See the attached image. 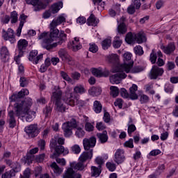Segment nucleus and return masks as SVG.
Listing matches in <instances>:
<instances>
[{
	"mask_svg": "<svg viewBox=\"0 0 178 178\" xmlns=\"http://www.w3.org/2000/svg\"><path fill=\"white\" fill-rule=\"evenodd\" d=\"M65 22H66L65 14L59 15L57 19H54L50 24V32H44L38 36V40H40L42 42V48L47 49V51L56 48L57 44L52 43V41H56L58 35H59V30L56 27L62 23H65Z\"/></svg>",
	"mask_w": 178,
	"mask_h": 178,
	"instance_id": "f257e3e1",
	"label": "nucleus"
},
{
	"mask_svg": "<svg viewBox=\"0 0 178 178\" xmlns=\"http://www.w3.org/2000/svg\"><path fill=\"white\" fill-rule=\"evenodd\" d=\"M32 105L33 99L28 97L23 102L15 103L14 104V111L17 117L24 118L26 116V122H31L35 118V112L30 110Z\"/></svg>",
	"mask_w": 178,
	"mask_h": 178,
	"instance_id": "f03ea898",
	"label": "nucleus"
},
{
	"mask_svg": "<svg viewBox=\"0 0 178 178\" xmlns=\"http://www.w3.org/2000/svg\"><path fill=\"white\" fill-rule=\"evenodd\" d=\"M74 128L76 129V136L78 137V138H83L86 135V131L83 129H84V125L77 124L74 119H72L70 121L63 124L62 129L64 131L65 137H70V136L73 134L72 130Z\"/></svg>",
	"mask_w": 178,
	"mask_h": 178,
	"instance_id": "7ed1b4c3",
	"label": "nucleus"
},
{
	"mask_svg": "<svg viewBox=\"0 0 178 178\" xmlns=\"http://www.w3.org/2000/svg\"><path fill=\"white\" fill-rule=\"evenodd\" d=\"M51 99H54V101L56 102V111L58 112H65L66 111V105H65L62 99V90L59 89V87H54V90L53 91Z\"/></svg>",
	"mask_w": 178,
	"mask_h": 178,
	"instance_id": "20e7f679",
	"label": "nucleus"
},
{
	"mask_svg": "<svg viewBox=\"0 0 178 178\" xmlns=\"http://www.w3.org/2000/svg\"><path fill=\"white\" fill-rule=\"evenodd\" d=\"M111 72L112 73H117L110 76L109 79L111 84H120V81L127 77L124 70L120 69V66H118L115 69L111 70Z\"/></svg>",
	"mask_w": 178,
	"mask_h": 178,
	"instance_id": "39448f33",
	"label": "nucleus"
},
{
	"mask_svg": "<svg viewBox=\"0 0 178 178\" xmlns=\"http://www.w3.org/2000/svg\"><path fill=\"white\" fill-rule=\"evenodd\" d=\"M58 145V136H54L50 140V148L51 149H55V153L53 155V158H56V156H59L60 154L67 155L69 154V149L65 148V147L62 145Z\"/></svg>",
	"mask_w": 178,
	"mask_h": 178,
	"instance_id": "423d86ee",
	"label": "nucleus"
},
{
	"mask_svg": "<svg viewBox=\"0 0 178 178\" xmlns=\"http://www.w3.org/2000/svg\"><path fill=\"white\" fill-rule=\"evenodd\" d=\"M133 55L130 52H126L123 55V61L124 63L118 65L120 69H123L125 73H130L131 67H133V65H134V62L131 60Z\"/></svg>",
	"mask_w": 178,
	"mask_h": 178,
	"instance_id": "0eeeda50",
	"label": "nucleus"
},
{
	"mask_svg": "<svg viewBox=\"0 0 178 178\" xmlns=\"http://www.w3.org/2000/svg\"><path fill=\"white\" fill-rule=\"evenodd\" d=\"M24 131L30 138H34L40 134V129L38 124H32L24 128Z\"/></svg>",
	"mask_w": 178,
	"mask_h": 178,
	"instance_id": "6e6552de",
	"label": "nucleus"
},
{
	"mask_svg": "<svg viewBox=\"0 0 178 178\" xmlns=\"http://www.w3.org/2000/svg\"><path fill=\"white\" fill-rule=\"evenodd\" d=\"M64 101L65 104L70 105V106H74L79 104V99L76 97H73L72 94V88L67 89V92H65Z\"/></svg>",
	"mask_w": 178,
	"mask_h": 178,
	"instance_id": "1a4fd4ad",
	"label": "nucleus"
},
{
	"mask_svg": "<svg viewBox=\"0 0 178 178\" xmlns=\"http://www.w3.org/2000/svg\"><path fill=\"white\" fill-rule=\"evenodd\" d=\"M2 37L6 41H10L11 44H15V42H16V39L15 38V32L12 29H8L7 31L3 30Z\"/></svg>",
	"mask_w": 178,
	"mask_h": 178,
	"instance_id": "9d476101",
	"label": "nucleus"
},
{
	"mask_svg": "<svg viewBox=\"0 0 178 178\" xmlns=\"http://www.w3.org/2000/svg\"><path fill=\"white\" fill-rule=\"evenodd\" d=\"M125 160L126 156H124V150L118 149L114 154V162L118 163V165H120V163H123Z\"/></svg>",
	"mask_w": 178,
	"mask_h": 178,
	"instance_id": "9b49d317",
	"label": "nucleus"
},
{
	"mask_svg": "<svg viewBox=\"0 0 178 178\" xmlns=\"http://www.w3.org/2000/svg\"><path fill=\"white\" fill-rule=\"evenodd\" d=\"M43 55L39 54L38 55V51L37 50H32L29 54V60L31 62H33L35 65H37L42 60Z\"/></svg>",
	"mask_w": 178,
	"mask_h": 178,
	"instance_id": "f8f14e48",
	"label": "nucleus"
},
{
	"mask_svg": "<svg viewBox=\"0 0 178 178\" xmlns=\"http://www.w3.org/2000/svg\"><path fill=\"white\" fill-rule=\"evenodd\" d=\"M163 68L154 65L150 71L149 77L152 80H155L158 79V77L162 76L163 74Z\"/></svg>",
	"mask_w": 178,
	"mask_h": 178,
	"instance_id": "ddd939ff",
	"label": "nucleus"
},
{
	"mask_svg": "<svg viewBox=\"0 0 178 178\" xmlns=\"http://www.w3.org/2000/svg\"><path fill=\"white\" fill-rule=\"evenodd\" d=\"M83 148L86 151H89L90 148H94L97 144V138L94 136L90 138H85L83 140Z\"/></svg>",
	"mask_w": 178,
	"mask_h": 178,
	"instance_id": "4468645a",
	"label": "nucleus"
},
{
	"mask_svg": "<svg viewBox=\"0 0 178 178\" xmlns=\"http://www.w3.org/2000/svg\"><path fill=\"white\" fill-rule=\"evenodd\" d=\"M6 165H8V166H10L12 169L11 170H10V172H11V176H15L16 173L22 170V168L19 163H13L12 161H10V160H6Z\"/></svg>",
	"mask_w": 178,
	"mask_h": 178,
	"instance_id": "2eb2a0df",
	"label": "nucleus"
},
{
	"mask_svg": "<svg viewBox=\"0 0 178 178\" xmlns=\"http://www.w3.org/2000/svg\"><path fill=\"white\" fill-rule=\"evenodd\" d=\"M141 8L140 0H132L131 5L127 8L129 15H134L136 9Z\"/></svg>",
	"mask_w": 178,
	"mask_h": 178,
	"instance_id": "dca6fc26",
	"label": "nucleus"
},
{
	"mask_svg": "<svg viewBox=\"0 0 178 178\" xmlns=\"http://www.w3.org/2000/svg\"><path fill=\"white\" fill-rule=\"evenodd\" d=\"M92 74L96 77H108L109 71L108 70H102V68H92Z\"/></svg>",
	"mask_w": 178,
	"mask_h": 178,
	"instance_id": "f3484780",
	"label": "nucleus"
},
{
	"mask_svg": "<svg viewBox=\"0 0 178 178\" xmlns=\"http://www.w3.org/2000/svg\"><path fill=\"white\" fill-rule=\"evenodd\" d=\"M30 94V92H29V90L27 89H22L18 93L13 94L10 97V101H17V99H20V98H23V97L26 95H29Z\"/></svg>",
	"mask_w": 178,
	"mask_h": 178,
	"instance_id": "a211bd4d",
	"label": "nucleus"
},
{
	"mask_svg": "<svg viewBox=\"0 0 178 178\" xmlns=\"http://www.w3.org/2000/svg\"><path fill=\"white\" fill-rule=\"evenodd\" d=\"M26 3L28 5H33L35 11L41 10V9H44V3L40 1V0H26Z\"/></svg>",
	"mask_w": 178,
	"mask_h": 178,
	"instance_id": "6ab92c4d",
	"label": "nucleus"
},
{
	"mask_svg": "<svg viewBox=\"0 0 178 178\" xmlns=\"http://www.w3.org/2000/svg\"><path fill=\"white\" fill-rule=\"evenodd\" d=\"M70 166L72 168V170H84V169H86V165L84 164V163L83 161H80L79 162H72L70 163Z\"/></svg>",
	"mask_w": 178,
	"mask_h": 178,
	"instance_id": "aec40b11",
	"label": "nucleus"
},
{
	"mask_svg": "<svg viewBox=\"0 0 178 178\" xmlns=\"http://www.w3.org/2000/svg\"><path fill=\"white\" fill-rule=\"evenodd\" d=\"M81 120H83V122H84L85 124V130L86 131H88L89 133H90L91 131H94V122L91 123V122H88V117L83 115L81 118Z\"/></svg>",
	"mask_w": 178,
	"mask_h": 178,
	"instance_id": "412c9836",
	"label": "nucleus"
},
{
	"mask_svg": "<svg viewBox=\"0 0 178 178\" xmlns=\"http://www.w3.org/2000/svg\"><path fill=\"white\" fill-rule=\"evenodd\" d=\"M28 45H29V42H27L26 39L19 40L17 42V48H18L19 53L24 54Z\"/></svg>",
	"mask_w": 178,
	"mask_h": 178,
	"instance_id": "4be33fe9",
	"label": "nucleus"
},
{
	"mask_svg": "<svg viewBox=\"0 0 178 178\" xmlns=\"http://www.w3.org/2000/svg\"><path fill=\"white\" fill-rule=\"evenodd\" d=\"M161 49L167 55H170V54H172V52H175V50L176 49V46L175 45V42H171V43L168 44L166 47L161 46Z\"/></svg>",
	"mask_w": 178,
	"mask_h": 178,
	"instance_id": "5701e85b",
	"label": "nucleus"
},
{
	"mask_svg": "<svg viewBox=\"0 0 178 178\" xmlns=\"http://www.w3.org/2000/svg\"><path fill=\"white\" fill-rule=\"evenodd\" d=\"M92 149H90L88 152H83L79 156V159L80 162H86L88 159H92Z\"/></svg>",
	"mask_w": 178,
	"mask_h": 178,
	"instance_id": "b1692460",
	"label": "nucleus"
},
{
	"mask_svg": "<svg viewBox=\"0 0 178 178\" xmlns=\"http://www.w3.org/2000/svg\"><path fill=\"white\" fill-rule=\"evenodd\" d=\"M68 47L72 48L73 51H79V49H81L82 47L79 38H74V40L69 43Z\"/></svg>",
	"mask_w": 178,
	"mask_h": 178,
	"instance_id": "393cba45",
	"label": "nucleus"
},
{
	"mask_svg": "<svg viewBox=\"0 0 178 178\" xmlns=\"http://www.w3.org/2000/svg\"><path fill=\"white\" fill-rule=\"evenodd\" d=\"M77 176H81L80 174L76 173L70 167L65 170L63 178H77Z\"/></svg>",
	"mask_w": 178,
	"mask_h": 178,
	"instance_id": "a878e982",
	"label": "nucleus"
},
{
	"mask_svg": "<svg viewBox=\"0 0 178 178\" xmlns=\"http://www.w3.org/2000/svg\"><path fill=\"white\" fill-rule=\"evenodd\" d=\"M0 55L3 62L9 60V51L6 47H2L0 49Z\"/></svg>",
	"mask_w": 178,
	"mask_h": 178,
	"instance_id": "bb28decb",
	"label": "nucleus"
},
{
	"mask_svg": "<svg viewBox=\"0 0 178 178\" xmlns=\"http://www.w3.org/2000/svg\"><path fill=\"white\" fill-rule=\"evenodd\" d=\"M26 19H27V15H24V14L21 15L19 20V25L18 29H17V37H20L22 34V29H23V26H24V23L26 22Z\"/></svg>",
	"mask_w": 178,
	"mask_h": 178,
	"instance_id": "cd10ccee",
	"label": "nucleus"
},
{
	"mask_svg": "<svg viewBox=\"0 0 178 178\" xmlns=\"http://www.w3.org/2000/svg\"><path fill=\"white\" fill-rule=\"evenodd\" d=\"M8 122L9 127H11V129H13V127L16 126V119L15 118V112H13V111H9Z\"/></svg>",
	"mask_w": 178,
	"mask_h": 178,
	"instance_id": "c85d7f7f",
	"label": "nucleus"
},
{
	"mask_svg": "<svg viewBox=\"0 0 178 178\" xmlns=\"http://www.w3.org/2000/svg\"><path fill=\"white\" fill-rule=\"evenodd\" d=\"M50 168H51L54 173L56 176H60L63 172V168H60L56 163L54 162L50 165Z\"/></svg>",
	"mask_w": 178,
	"mask_h": 178,
	"instance_id": "c756f323",
	"label": "nucleus"
},
{
	"mask_svg": "<svg viewBox=\"0 0 178 178\" xmlns=\"http://www.w3.org/2000/svg\"><path fill=\"white\" fill-rule=\"evenodd\" d=\"M58 56L59 58H61L63 60H66V62H68L70 65L71 64L70 62L72 60V58L69 57V55H67V52L66 50L61 49L58 51Z\"/></svg>",
	"mask_w": 178,
	"mask_h": 178,
	"instance_id": "7c9ffc66",
	"label": "nucleus"
},
{
	"mask_svg": "<svg viewBox=\"0 0 178 178\" xmlns=\"http://www.w3.org/2000/svg\"><path fill=\"white\" fill-rule=\"evenodd\" d=\"M62 8H63V3H62V1H59L51 6L50 12H51V13H58V12H59Z\"/></svg>",
	"mask_w": 178,
	"mask_h": 178,
	"instance_id": "2f4dec72",
	"label": "nucleus"
},
{
	"mask_svg": "<svg viewBox=\"0 0 178 178\" xmlns=\"http://www.w3.org/2000/svg\"><path fill=\"white\" fill-rule=\"evenodd\" d=\"M102 92V89L99 87H92L88 90V93L92 97H98V95H101Z\"/></svg>",
	"mask_w": 178,
	"mask_h": 178,
	"instance_id": "473e14b6",
	"label": "nucleus"
},
{
	"mask_svg": "<svg viewBox=\"0 0 178 178\" xmlns=\"http://www.w3.org/2000/svg\"><path fill=\"white\" fill-rule=\"evenodd\" d=\"M138 90V87L136 84H133L129 88L130 91V98L131 99H137L138 96L136 94V92Z\"/></svg>",
	"mask_w": 178,
	"mask_h": 178,
	"instance_id": "72a5a7b5",
	"label": "nucleus"
},
{
	"mask_svg": "<svg viewBox=\"0 0 178 178\" xmlns=\"http://www.w3.org/2000/svg\"><path fill=\"white\" fill-rule=\"evenodd\" d=\"M97 137L99 138V141L102 144H105L108 141V132L106 131H103V133L97 134Z\"/></svg>",
	"mask_w": 178,
	"mask_h": 178,
	"instance_id": "f704fd0d",
	"label": "nucleus"
},
{
	"mask_svg": "<svg viewBox=\"0 0 178 178\" xmlns=\"http://www.w3.org/2000/svg\"><path fill=\"white\" fill-rule=\"evenodd\" d=\"M125 41L128 44H133V42L136 41V33H128L126 35Z\"/></svg>",
	"mask_w": 178,
	"mask_h": 178,
	"instance_id": "c9c22d12",
	"label": "nucleus"
},
{
	"mask_svg": "<svg viewBox=\"0 0 178 178\" xmlns=\"http://www.w3.org/2000/svg\"><path fill=\"white\" fill-rule=\"evenodd\" d=\"M145 41H147V38L144 32L136 33V42H138V44H143V42H145Z\"/></svg>",
	"mask_w": 178,
	"mask_h": 178,
	"instance_id": "e433bc0d",
	"label": "nucleus"
},
{
	"mask_svg": "<svg viewBox=\"0 0 178 178\" xmlns=\"http://www.w3.org/2000/svg\"><path fill=\"white\" fill-rule=\"evenodd\" d=\"M101 167H95V166H92L91 167V176L92 177H98L99 175H101Z\"/></svg>",
	"mask_w": 178,
	"mask_h": 178,
	"instance_id": "4c0bfd02",
	"label": "nucleus"
},
{
	"mask_svg": "<svg viewBox=\"0 0 178 178\" xmlns=\"http://www.w3.org/2000/svg\"><path fill=\"white\" fill-rule=\"evenodd\" d=\"M119 60V56L118 54H109L106 56V61L108 63H116Z\"/></svg>",
	"mask_w": 178,
	"mask_h": 178,
	"instance_id": "58836bf2",
	"label": "nucleus"
},
{
	"mask_svg": "<svg viewBox=\"0 0 178 178\" xmlns=\"http://www.w3.org/2000/svg\"><path fill=\"white\" fill-rule=\"evenodd\" d=\"M93 110L95 113H101L102 111V104L99 101H95L93 103Z\"/></svg>",
	"mask_w": 178,
	"mask_h": 178,
	"instance_id": "ea45409f",
	"label": "nucleus"
},
{
	"mask_svg": "<svg viewBox=\"0 0 178 178\" xmlns=\"http://www.w3.org/2000/svg\"><path fill=\"white\" fill-rule=\"evenodd\" d=\"M98 19H95V16L94 15H91L87 21V24L88 26H93L95 27L97 24H98Z\"/></svg>",
	"mask_w": 178,
	"mask_h": 178,
	"instance_id": "a19ab883",
	"label": "nucleus"
},
{
	"mask_svg": "<svg viewBox=\"0 0 178 178\" xmlns=\"http://www.w3.org/2000/svg\"><path fill=\"white\" fill-rule=\"evenodd\" d=\"M119 34H126L127 32V26L124 23L119 24L117 28Z\"/></svg>",
	"mask_w": 178,
	"mask_h": 178,
	"instance_id": "79ce46f5",
	"label": "nucleus"
},
{
	"mask_svg": "<svg viewBox=\"0 0 178 178\" xmlns=\"http://www.w3.org/2000/svg\"><path fill=\"white\" fill-rule=\"evenodd\" d=\"M110 94L113 98H116L118 95H119V88L116 86H111L110 87Z\"/></svg>",
	"mask_w": 178,
	"mask_h": 178,
	"instance_id": "37998d69",
	"label": "nucleus"
},
{
	"mask_svg": "<svg viewBox=\"0 0 178 178\" xmlns=\"http://www.w3.org/2000/svg\"><path fill=\"white\" fill-rule=\"evenodd\" d=\"M111 44H112V40L107 38L102 41V47L103 49H108V48L111 47Z\"/></svg>",
	"mask_w": 178,
	"mask_h": 178,
	"instance_id": "c03bdc74",
	"label": "nucleus"
},
{
	"mask_svg": "<svg viewBox=\"0 0 178 178\" xmlns=\"http://www.w3.org/2000/svg\"><path fill=\"white\" fill-rule=\"evenodd\" d=\"M153 88H154V85L152 83H149L145 86V90L146 92H148L149 94H152V95L155 94V90H154Z\"/></svg>",
	"mask_w": 178,
	"mask_h": 178,
	"instance_id": "a18cd8bd",
	"label": "nucleus"
},
{
	"mask_svg": "<svg viewBox=\"0 0 178 178\" xmlns=\"http://www.w3.org/2000/svg\"><path fill=\"white\" fill-rule=\"evenodd\" d=\"M74 90L76 94H84V92H86V88L81 85L76 86L74 88Z\"/></svg>",
	"mask_w": 178,
	"mask_h": 178,
	"instance_id": "49530a36",
	"label": "nucleus"
},
{
	"mask_svg": "<svg viewBox=\"0 0 178 178\" xmlns=\"http://www.w3.org/2000/svg\"><path fill=\"white\" fill-rule=\"evenodd\" d=\"M59 37L60 41L58 42H54V44H57L56 47H58V45H60V44H62V42H63V41L66 40V35L64 31L60 32ZM51 44H53V42H51Z\"/></svg>",
	"mask_w": 178,
	"mask_h": 178,
	"instance_id": "de8ad7c7",
	"label": "nucleus"
},
{
	"mask_svg": "<svg viewBox=\"0 0 178 178\" xmlns=\"http://www.w3.org/2000/svg\"><path fill=\"white\" fill-rule=\"evenodd\" d=\"M113 45L114 48H120V45H122V40H120V38L116 36L115 38Z\"/></svg>",
	"mask_w": 178,
	"mask_h": 178,
	"instance_id": "09e8293b",
	"label": "nucleus"
},
{
	"mask_svg": "<svg viewBox=\"0 0 178 178\" xmlns=\"http://www.w3.org/2000/svg\"><path fill=\"white\" fill-rule=\"evenodd\" d=\"M61 77H63V80H65V81H67L68 83H72L73 80L71 79L70 76L67 74V73L61 71L60 72Z\"/></svg>",
	"mask_w": 178,
	"mask_h": 178,
	"instance_id": "8fccbe9b",
	"label": "nucleus"
},
{
	"mask_svg": "<svg viewBox=\"0 0 178 178\" xmlns=\"http://www.w3.org/2000/svg\"><path fill=\"white\" fill-rule=\"evenodd\" d=\"M71 151L73 154H79L81 152V148H80L79 145H74L71 147Z\"/></svg>",
	"mask_w": 178,
	"mask_h": 178,
	"instance_id": "3c124183",
	"label": "nucleus"
},
{
	"mask_svg": "<svg viewBox=\"0 0 178 178\" xmlns=\"http://www.w3.org/2000/svg\"><path fill=\"white\" fill-rule=\"evenodd\" d=\"M89 51L92 54H96V52H98V46L95 43L90 44Z\"/></svg>",
	"mask_w": 178,
	"mask_h": 178,
	"instance_id": "603ef678",
	"label": "nucleus"
},
{
	"mask_svg": "<svg viewBox=\"0 0 178 178\" xmlns=\"http://www.w3.org/2000/svg\"><path fill=\"white\" fill-rule=\"evenodd\" d=\"M10 22L12 24L17 22V13L16 11L11 13Z\"/></svg>",
	"mask_w": 178,
	"mask_h": 178,
	"instance_id": "864d4df0",
	"label": "nucleus"
},
{
	"mask_svg": "<svg viewBox=\"0 0 178 178\" xmlns=\"http://www.w3.org/2000/svg\"><path fill=\"white\" fill-rule=\"evenodd\" d=\"M124 147L127 148H134V145L133 143V138H130L129 140L124 143Z\"/></svg>",
	"mask_w": 178,
	"mask_h": 178,
	"instance_id": "5fc2aeb1",
	"label": "nucleus"
},
{
	"mask_svg": "<svg viewBox=\"0 0 178 178\" xmlns=\"http://www.w3.org/2000/svg\"><path fill=\"white\" fill-rule=\"evenodd\" d=\"M106 168L110 170V172H115L116 170V165L113 163H106Z\"/></svg>",
	"mask_w": 178,
	"mask_h": 178,
	"instance_id": "6e6d98bb",
	"label": "nucleus"
},
{
	"mask_svg": "<svg viewBox=\"0 0 178 178\" xmlns=\"http://www.w3.org/2000/svg\"><path fill=\"white\" fill-rule=\"evenodd\" d=\"M30 176H31V170H30V168H26L23 173V175H21V178H30Z\"/></svg>",
	"mask_w": 178,
	"mask_h": 178,
	"instance_id": "4d7b16f0",
	"label": "nucleus"
},
{
	"mask_svg": "<svg viewBox=\"0 0 178 178\" xmlns=\"http://www.w3.org/2000/svg\"><path fill=\"white\" fill-rule=\"evenodd\" d=\"M134 51L136 55H143V54H144L143 47H141L140 45L135 47Z\"/></svg>",
	"mask_w": 178,
	"mask_h": 178,
	"instance_id": "13d9d810",
	"label": "nucleus"
},
{
	"mask_svg": "<svg viewBox=\"0 0 178 178\" xmlns=\"http://www.w3.org/2000/svg\"><path fill=\"white\" fill-rule=\"evenodd\" d=\"M156 53L154 50H152V53L150 54V62L154 64L156 62Z\"/></svg>",
	"mask_w": 178,
	"mask_h": 178,
	"instance_id": "bf43d9fd",
	"label": "nucleus"
},
{
	"mask_svg": "<svg viewBox=\"0 0 178 178\" xmlns=\"http://www.w3.org/2000/svg\"><path fill=\"white\" fill-rule=\"evenodd\" d=\"M149 101V97L146 95H141L140 97V102L141 104H147Z\"/></svg>",
	"mask_w": 178,
	"mask_h": 178,
	"instance_id": "052dcab7",
	"label": "nucleus"
},
{
	"mask_svg": "<svg viewBox=\"0 0 178 178\" xmlns=\"http://www.w3.org/2000/svg\"><path fill=\"white\" fill-rule=\"evenodd\" d=\"M164 90L165 92H168L169 94H171V92H173V86H172L169 83H166L164 86Z\"/></svg>",
	"mask_w": 178,
	"mask_h": 178,
	"instance_id": "680f3d73",
	"label": "nucleus"
},
{
	"mask_svg": "<svg viewBox=\"0 0 178 178\" xmlns=\"http://www.w3.org/2000/svg\"><path fill=\"white\" fill-rule=\"evenodd\" d=\"M45 140L40 139L38 142V147L40 148V151H44V149H45Z\"/></svg>",
	"mask_w": 178,
	"mask_h": 178,
	"instance_id": "e2e57ef3",
	"label": "nucleus"
},
{
	"mask_svg": "<svg viewBox=\"0 0 178 178\" xmlns=\"http://www.w3.org/2000/svg\"><path fill=\"white\" fill-rule=\"evenodd\" d=\"M136 125H134V124L128 125L129 136H131V133H134V131H136Z\"/></svg>",
	"mask_w": 178,
	"mask_h": 178,
	"instance_id": "0e129e2a",
	"label": "nucleus"
},
{
	"mask_svg": "<svg viewBox=\"0 0 178 178\" xmlns=\"http://www.w3.org/2000/svg\"><path fill=\"white\" fill-rule=\"evenodd\" d=\"M52 111V109L49 106H47L43 109V113L45 115V118H48L49 115H51V112Z\"/></svg>",
	"mask_w": 178,
	"mask_h": 178,
	"instance_id": "69168bd1",
	"label": "nucleus"
},
{
	"mask_svg": "<svg viewBox=\"0 0 178 178\" xmlns=\"http://www.w3.org/2000/svg\"><path fill=\"white\" fill-rule=\"evenodd\" d=\"M96 128L97 129V130H99V131H102V130H105L106 127L103 122H100L96 124Z\"/></svg>",
	"mask_w": 178,
	"mask_h": 178,
	"instance_id": "338daca9",
	"label": "nucleus"
},
{
	"mask_svg": "<svg viewBox=\"0 0 178 178\" xmlns=\"http://www.w3.org/2000/svg\"><path fill=\"white\" fill-rule=\"evenodd\" d=\"M120 95L123 98H129V92L124 88H121Z\"/></svg>",
	"mask_w": 178,
	"mask_h": 178,
	"instance_id": "774afa93",
	"label": "nucleus"
}]
</instances>
